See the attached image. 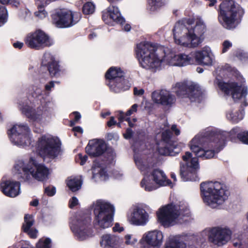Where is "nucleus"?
<instances>
[{"label":"nucleus","instance_id":"1","mask_svg":"<svg viewBox=\"0 0 248 248\" xmlns=\"http://www.w3.org/2000/svg\"><path fill=\"white\" fill-rule=\"evenodd\" d=\"M228 135L226 132L209 129L204 135L198 134L192 139L189 144V147L197 157H192L189 152L183 156V159L186 163L185 166L181 165L180 167V175L183 181L197 180V170L199 168L197 157L204 159L213 157L219 151L218 148Z\"/></svg>","mask_w":248,"mask_h":248},{"label":"nucleus","instance_id":"2","mask_svg":"<svg viewBox=\"0 0 248 248\" xmlns=\"http://www.w3.org/2000/svg\"><path fill=\"white\" fill-rule=\"evenodd\" d=\"M164 53L163 58L159 56L155 47L148 42H141L137 45V54L140 65L152 72L160 70L164 64L184 66L192 62V58L185 54L176 55L169 50Z\"/></svg>","mask_w":248,"mask_h":248},{"label":"nucleus","instance_id":"3","mask_svg":"<svg viewBox=\"0 0 248 248\" xmlns=\"http://www.w3.org/2000/svg\"><path fill=\"white\" fill-rule=\"evenodd\" d=\"M206 31L203 21L197 19L194 28L189 19L179 21L173 29L175 43L181 46L193 48L197 47L203 40V35Z\"/></svg>","mask_w":248,"mask_h":248},{"label":"nucleus","instance_id":"4","mask_svg":"<svg viewBox=\"0 0 248 248\" xmlns=\"http://www.w3.org/2000/svg\"><path fill=\"white\" fill-rule=\"evenodd\" d=\"M135 164L144 177L140 182V186L147 191L155 190L160 186H170L171 181L167 178L164 172L159 169L154 170L148 174L153 166V159L146 156L135 155Z\"/></svg>","mask_w":248,"mask_h":248},{"label":"nucleus","instance_id":"5","mask_svg":"<svg viewBox=\"0 0 248 248\" xmlns=\"http://www.w3.org/2000/svg\"><path fill=\"white\" fill-rule=\"evenodd\" d=\"M201 191L204 203L212 208L222 204L229 194L225 186L217 181L201 183Z\"/></svg>","mask_w":248,"mask_h":248},{"label":"nucleus","instance_id":"6","mask_svg":"<svg viewBox=\"0 0 248 248\" xmlns=\"http://www.w3.org/2000/svg\"><path fill=\"white\" fill-rule=\"evenodd\" d=\"M244 9L233 0L225 1L219 5L218 20L225 29H235L241 22Z\"/></svg>","mask_w":248,"mask_h":248},{"label":"nucleus","instance_id":"7","mask_svg":"<svg viewBox=\"0 0 248 248\" xmlns=\"http://www.w3.org/2000/svg\"><path fill=\"white\" fill-rule=\"evenodd\" d=\"M14 168L21 181H29L31 176L38 181H43L46 176V167L38 163L33 157H30L26 165L23 161L18 162Z\"/></svg>","mask_w":248,"mask_h":248},{"label":"nucleus","instance_id":"8","mask_svg":"<svg viewBox=\"0 0 248 248\" xmlns=\"http://www.w3.org/2000/svg\"><path fill=\"white\" fill-rule=\"evenodd\" d=\"M189 211L186 203L182 204H170L163 206L157 213L159 221L164 226L173 225L182 222L181 217H188Z\"/></svg>","mask_w":248,"mask_h":248},{"label":"nucleus","instance_id":"9","mask_svg":"<svg viewBox=\"0 0 248 248\" xmlns=\"http://www.w3.org/2000/svg\"><path fill=\"white\" fill-rule=\"evenodd\" d=\"M95 224L99 228L106 229L112 225L115 212L114 206L103 200H98L93 203Z\"/></svg>","mask_w":248,"mask_h":248},{"label":"nucleus","instance_id":"10","mask_svg":"<svg viewBox=\"0 0 248 248\" xmlns=\"http://www.w3.org/2000/svg\"><path fill=\"white\" fill-rule=\"evenodd\" d=\"M204 232L207 236L209 242L217 247L226 245L231 238L232 232L226 227L217 226L208 228Z\"/></svg>","mask_w":248,"mask_h":248},{"label":"nucleus","instance_id":"11","mask_svg":"<svg viewBox=\"0 0 248 248\" xmlns=\"http://www.w3.org/2000/svg\"><path fill=\"white\" fill-rule=\"evenodd\" d=\"M30 130L27 124L14 125L7 131L10 140L15 145L25 147L31 144Z\"/></svg>","mask_w":248,"mask_h":248},{"label":"nucleus","instance_id":"12","mask_svg":"<svg viewBox=\"0 0 248 248\" xmlns=\"http://www.w3.org/2000/svg\"><path fill=\"white\" fill-rule=\"evenodd\" d=\"M220 89L227 95H231L234 101L245 98L248 94V87L246 82L241 83L231 82L224 83L219 82Z\"/></svg>","mask_w":248,"mask_h":248},{"label":"nucleus","instance_id":"13","mask_svg":"<svg viewBox=\"0 0 248 248\" xmlns=\"http://www.w3.org/2000/svg\"><path fill=\"white\" fill-rule=\"evenodd\" d=\"M90 222L89 217L77 216L70 226L75 237L79 241L85 240L93 235L92 231L88 228Z\"/></svg>","mask_w":248,"mask_h":248},{"label":"nucleus","instance_id":"14","mask_svg":"<svg viewBox=\"0 0 248 248\" xmlns=\"http://www.w3.org/2000/svg\"><path fill=\"white\" fill-rule=\"evenodd\" d=\"M173 89L178 96L188 97L191 101H196L201 94L199 87L193 83H177Z\"/></svg>","mask_w":248,"mask_h":248},{"label":"nucleus","instance_id":"15","mask_svg":"<svg viewBox=\"0 0 248 248\" xmlns=\"http://www.w3.org/2000/svg\"><path fill=\"white\" fill-rule=\"evenodd\" d=\"M162 232L154 230L145 232L139 242L140 248H159L162 244Z\"/></svg>","mask_w":248,"mask_h":248},{"label":"nucleus","instance_id":"16","mask_svg":"<svg viewBox=\"0 0 248 248\" xmlns=\"http://www.w3.org/2000/svg\"><path fill=\"white\" fill-rule=\"evenodd\" d=\"M76 15L71 11L66 9L58 10L52 15L53 23L59 28L71 27L78 21V19H75Z\"/></svg>","mask_w":248,"mask_h":248},{"label":"nucleus","instance_id":"17","mask_svg":"<svg viewBox=\"0 0 248 248\" xmlns=\"http://www.w3.org/2000/svg\"><path fill=\"white\" fill-rule=\"evenodd\" d=\"M25 45L30 48L40 50L45 47L46 34L40 29L28 33L24 38Z\"/></svg>","mask_w":248,"mask_h":248},{"label":"nucleus","instance_id":"18","mask_svg":"<svg viewBox=\"0 0 248 248\" xmlns=\"http://www.w3.org/2000/svg\"><path fill=\"white\" fill-rule=\"evenodd\" d=\"M149 215L144 208L136 206L127 216L128 222L136 226H145L149 221Z\"/></svg>","mask_w":248,"mask_h":248},{"label":"nucleus","instance_id":"19","mask_svg":"<svg viewBox=\"0 0 248 248\" xmlns=\"http://www.w3.org/2000/svg\"><path fill=\"white\" fill-rule=\"evenodd\" d=\"M186 55V54H185ZM190 56L192 60L190 64L193 63V57L195 58L196 62L199 64L203 65H211L214 60V56L211 48L207 46L203 47L201 50L195 52L193 54L186 55Z\"/></svg>","mask_w":248,"mask_h":248},{"label":"nucleus","instance_id":"20","mask_svg":"<svg viewBox=\"0 0 248 248\" xmlns=\"http://www.w3.org/2000/svg\"><path fill=\"white\" fill-rule=\"evenodd\" d=\"M171 133L169 129H165L162 133V142H165V145L159 147L158 151L161 155L174 156L180 152V149L175 145L172 144L170 140Z\"/></svg>","mask_w":248,"mask_h":248},{"label":"nucleus","instance_id":"21","mask_svg":"<svg viewBox=\"0 0 248 248\" xmlns=\"http://www.w3.org/2000/svg\"><path fill=\"white\" fill-rule=\"evenodd\" d=\"M107 148V144L103 140L93 139L89 141L85 149L90 156L96 157L103 155Z\"/></svg>","mask_w":248,"mask_h":248},{"label":"nucleus","instance_id":"22","mask_svg":"<svg viewBox=\"0 0 248 248\" xmlns=\"http://www.w3.org/2000/svg\"><path fill=\"white\" fill-rule=\"evenodd\" d=\"M152 98L156 104L169 106L175 101V96L169 91L165 90H157L153 92Z\"/></svg>","mask_w":248,"mask_h":248},{"label":"nucleus","instance_id":"23","mask_svg":"<svg viewBox=\"0 0 248 248\" xmlns=\"http://www.w3.org/2000/svg\"><path fill=\"white\" fill-rule=\"evenodd\" d=\"M22 113L29 119L30 122H40L42 119L44 110L40 107L36 109L28 105H23L20 108Z\"/></svg>","mask_w":248,"mask_h":248},{"label":"nucleus","instance_id":"24","mask_svg":"<svg viewBox=\"0 0 248 248\" xmlns=\"http://www.w3.org/2000/svg\"><path fill=\"white\" fill-rule=\"evenodd\" d=\"M100 244L102 248H122L123 240L118 235L107 233L101 236Z\"/></svg>","mask_w":248,"mask_h":248},{"label":"nucleus","instance_id":"25","mask_svg":"<svg viewBox=\"0 0 248 248\" xmlns=\"http://www.w3.org/2000/svg\"><path fill=\"white\" fill-rule=\"evenodd\" d=\"M0 188L5 195L9 197H15L19 193L20 183L7 180L1 183Z\"/></svg>","mask_w":248,"mask_h":248},{"label":"nucleus","instance_id":"26","mask_svg":"<svg viewBox=\"0 0 248 248\" xmlns=\"http://www.w3.org/2000/svg\"><path fill=\"white\" fill-rule=\"evenodd\" d=\"M61 143L60 140L52 136H47V158L54 159L61 152Z\"/></svg>","mask_w":248,"mask_h":248},{"label":"nucleus","instance_id":"27","mask_svg":"<svg viewBox=\"0 0 248 248\" xmlns=\"http://www.w3.org/2000/svg\"><path fill=\"white\" fill-rule=\"evenodd\" d=\"M109 17L114 22L122 25L125 22L124 18L122 16L120 12L117 7L110 6L107 8V11L102 16V18L107 23V18Z\"/></svg>","mask_w":248,"mask_h":248},{"label":"nucleus","instance_id":"28","mask_svg":"<svg viewBox=\"0 0 248 248\" xmlns=\"http://www.w3.org/2000/svg\"><path fill=\"white\" fill-rule=\"evenodd\" d=\"M93 179L95 181H106L108 178V175L107 173L106 170L104 167L95 163L93 166Z\"/></svg>","mask_w":248,"mask_h":248},{"label":"nucleus","instance_id":"29","mask_svg":"<svg viewBox=\"0 0 248 248\" xmlns=\"http://www.w3.org/2000/svg\"><path fill=\"white\" fill-rule=\"evenodd\" d=\"M110 89L115 93H119L121 91L128 90L129 87V83L127 80L124 78V77L121 78V80H118V82H113V80L110 83H108Z\"/></svg>","mask_w":248,"mask_h":248},{"label":"nucleus","instance_id":"30","mask_svg":"<svg viewBox=\"0 0 248 248\" xmlns=\"http://www.w3.org/2000/svg\"><path fill=\"white\" fill-rule=\"evenodd\" d=\"M124 77V73L119 68L111 67L106 74V78L108 80V83L113 81V82H118V80H121V78Z\"/></svg>","mask_w":248,"mask_h":248},{"label":"nucleus","instance_id":"31","mask_svg":"<svg viewBox=\"0 0 248 248\" xmlns=\"http://www.w3.org/2000/svg\"><path fill=\"white\" fill-rule=\"evenodd\" d=\"M36 151L38 154L44 159L46 157V136L44 135L39 139Z\"/></svg>","mask_w":248,"mask_h":248},{"label":"nucleus","instance_id":"32","mask_svg":"<svg viewBox=\"0 0 248 248\" xmlns=\"http://www.w3.org/2000/svg\"><path fill=\"white\" fill-rule=\"evenodd\" d=\"M186 245L179 242L174 236H170L166 240L164 248H186Z\"/></svg>","mask_w":248,"mask_h":248},{"label":"nucleus","instance_id":"33","mask_svg":"<svg viewBox=\"0 0 248 248\" xmlns=\"http://www.w3.org/2000/svg\"><path fill=\"white\" fill-rule=\"evenodd\" d=\"M36 5L38 10L34 13L35 16L41 19L45 18L46 16V12L45 10L46 0H37Z\"/></svg>","mask_w":248,"mask_h":248},{"label":"nucleus","instance_id":"34","mask_svg":"<svg viewBox=\"0 0 248 248\" xmlns=\"http://www.w3.org/2000/svg\"><path fill=\"white\" fill-rule=\"evenodd\" d=\"M34 223V219L33 215L25 214L24 217V222L21 227V230L24 232H29Z\"/></svg>","mask_w":248,"mask_h":248},{"label":"nucleus","instance_id":"35","mask_svg":"<svg viewBox=\"0 0 248 248\" xmlns=\"http://www.w3.org/2000/svg\"><path fill=\"white\" fill-rule=\"evenodd\" d=\"M81 180L76 177H69L67 180V186L72 191L75 192L79 190L81 186Z\"/></svg>","mask_w":248,"mask_h":248},{"label":"nucleus","instance_id":"36","mask_svg":"<svg viewBox=\"0 0 248 248\" xmlns=\"http://www.w3.org/2000/svg\"><path fill=\"white\" fill-rule=\"evenodd\" d=\"M244 112L243 110L239 111H231L227 114V119L233 123H237L241 120L244 117Z\"/></svg>","mask_w":248,"mask_h":248},{"label":"nucleus","instance_id":"37","mask_svg":"<svg viewBox=\"0 0 248 248\" xmlns=\"http://www.w3.org/2000/svg\"><path fill=\"white\" fill-rule=\"evenodd\" d=\"M50 60L51 61L49 62L48 67L47 66V69L51 76H54L59 71V65L52 56L51 57Z\"/></svg>","mask_w":248,"mask_h":248},{"label":"nucleus","instance_id":"38","mask_svg":"<svg viewBox=\"0 0 248 248\" xmlns=\"http://www.w3.org/2000/svg\"><path fill=\"white\" fill-rule=\"evenodd\" d=\"M8 17V12L6 7L3 6H0V27L7 22Z\"/></svg>","mask_w":248,"mask_h":248},{"label":"nucleus","instance_id":"39","mask_svg":"<svg viewBox=\"0 0 248 248\" xmlns=\"http://www.w3.org/2000/svg\"><path fill=\"white\" fill-rule=\"evenodd\" d=\"M82 11L85 15L92 14L95 11V5L91 2H87L83 6Z\"/></svg>","mask_w":248,"mask_h":248},{"label":"nucleus","instance_id":"40","mask_svg":"<svg viewBox=\"0 0 248 248\" xmlns=\"http://www.w3.org/2000/svg\"><path fill=\"white\" fill-rule=\"evenodd\" d=\"M38 75L41 76L46 72V58L45 54H44L41 61L40 66L37 70Z\"/></svg>","mask_w":248,"mask_h":248},{"label":"nucleus","instance_id":"41","mask_svg":"<svg viewBox=\"0 0 248 248\" xmlns=\"http://www.w3.org/2000/svg\"><path fill=\"white\" fill-rule=\"evenodd\" d=\"M125 244L127 245H133L137 242V239L131 234H126L124 236Z\"/></svg>","mask_w":248,"mask_h":248},{"label":"nucleus","instance_id":"42","mask_svg":"<svg viewBox=\"0 0 248 248\" xmlns=\"http://www.w3.org/2000/svg\"><path fill=\"white\" fill-rule=\"evenodd\" d=\"M237 137L242 142L248 144V131L238 133Z\"/></svg>","mask_w":248,"mask_h":248},{"label":"nucleus","instance_id":"43","mask_svg":"<svg viewBox=\"0 0 248 248\" xmlns=\"http://www.w3.org/2000/svg\"><path fill=\"white\" fill-rule=\"evenodd\" d=\"M36 248H46V237H43L39 240L36 245Z\"/></svg>","mask_w":248,"mask_h":248},{"label":"nucleus","instance_id":"44","mask_svg":"<svg viewBox=\"0 0 248 248\" xmlns=\"http://www.w3.org/2000/svg\"><path fill=\"white\" fill-rule=\"evenodd\" d=\"M37 231L36 229L31 228L30 231L25 233H27L30 238L34 239L37 237Z\"/></svg>","mask_w":248,"mask_h":248},{"label":"nucleus","instance_id":"45","mask_svg":"<svg viewBox=\"0 0 248 248\" xmlns=\"http://www.w3.org/2000/svg\"><path fill=\"white\" fill-rule=\"evenodd\" d=\"M223 49L222 52L225 53L228 51V50L232 47V44L228 40H225L223 43Z\"/></svg>","mask_w":248,"mask_h":248},{"label":"nucleus","instance_id":"46","mask_svg":"<svg viewBox=\"0 0 248 248\" xmlns=\"http://www.w3.org/2000/svg\"><path fill=\"white\" fill-rule=\"evenodd\" d=\"M56 192V187L53 186H47V196H53Z\"/></svg>","mask_w":248,"mask_h":248},{"label":"nucleus","instance_id":"47","mask_svg":"<svg viewBox=\"0 0 248 248\" xmlns=\"http://www.w3.org/2000/svg\"><path fill=\"white\" fill-rule=\"evenodd\" d=\"M144 93V90L139 87H135L134 88V94L135 95L141 96Z\"/></svg>","mask_w":248,"mask_h":248},{"label":"nucleus","instance_id":"48","mask_svg":"<svg viewBox=\"0 0 248 248\" xmlns=\"http://www.w3.org/2000/svg\"><path fill=\"white\" fill-rule=\"evenodd\" d=\"M138 105L135 104L132 106L131 108L126 112V115L130 116L133 114L134 112H136L137 110Z\"/></svg>","mask_w":248,"mask_h":248},{"label":"nucleus","instance_id":"49","mask_svg":"<svg viewBox=\"0 0 248 248\" xmlns=\"http://www.w3.org/2000/svg\"><path fill=\"white\" fill-rule=\"evenodd\" d=\"M119 115L118 117V119L120 122H122L124 121L125 120L126 121H129L130 120L129 118H126V114H125L122 111H119Z\"/></svg>","mask_w":248,"mask_h":248},{"label":"nucleus","instance_id":"50","mask_svg":"<svg viewBox=\"0 0 248 248\" xmlns=\"http://www.w3.org/2000/svg\"><path fill=\"white\" fill-rule=\"evenodd\" d=\"M78 199L75 197H73L72 198V199L69 201V207L71 208H72L74 206L78 205Z\"/></svg>","mask_w":248,"mask_h":248},{"label":"nucleus","instance_id":"51","mask_svg":"<svg viewBox=\"0 0 248 248\" xmlns=\"http://www.w3.org/2000/svg\"><path fill=\"white\" fill-rule=\"evenodd\" d=\"M78 158L80 159V162H79L80 164L81 165H83L85 162H86L88 156L86 155H85L84 156H82L81 154H79L78 155Z\"/></svg>","mask_w":248,"mask_h":248},{"label":"nucleus","instance_id":"52","mask_svg":"<svg viewBox=\"0 0 248 248\" xmlns=\"http://www.w3.org/2000/svg\"><path fill=\"white\" fill-rule=\"evenodd\" d=\"M133 133V132L130 128H127L126 133L124 134V136L125 139H129L132 137Z\"/></svg>","mask_w":248,"mask_h":248},{"label":"nucleus","instance_id":"53","mask_svg":"<svg viewBox=\"0 0 248 248\" xmlns=\"http://www.w3.org/2000/svg\"><path fill=\"white\" fill-rule=\"evenodd\" d=\"M158 0H150L149 5H151L150 10L154 11L156 9V2Z\"/></svg>","mask_w":248,"mask_h":248},{"label":"nucleus","instance_id":"54","mask_svg":"<svg viewBox=\"0 0 248 248\" xmlns=\"http://www.w3.org/2000/svg\"><path fill=\"white\" fill-rule=\"evenodd\" d=\"M117 124L116 121L115 120L114 117L112 116L110 118V120L107 123V125L108 127H111Z\"/></svg>","mask_w":248,"mask_h":248},{"label":"nucleus","instance_id":"55","mask_svg":"<svg viewBox=\"0 0 248 248\" xmlns=\"http://www.w3.org/2000/svg\"><path fill=\"white\" fill-rule=\"evenodd\" d=\"M23 45L24 44L23 43L18 41H17L13 44V46L15 48L18 49H21L23 47Z\"/></svg>","mask_w":248,"mask_h":248},{"label":"nucleus","instance_id":"56","mask_svg":"<svg viewBox=\"0 0 248 248\" xmlns=\"http://www.w3.org/2000/svg\"><path fill=\"white\" fill-rule=\"evenodd\" d=\"M113 230L114 232H121L123 230V229L122 227L120 226V225L118 223H116L113 228Z\"/></svg>","mask_w":248,"mask_h":248},{"label":"nucleus","instance_id":"57","mask_svg":"<svg viewBox=\"0 0 248 248\" xmlns=\"http://www.w3.org/2000/svg\"><path fill=\"white\" fill-rule=\"evenodd\" d=\"M75 116L74 120L75 122H78L81 118L80 113L77 111H75L72 113Z\"/></svg>","mask_w":248,"mask_h":248},{"label":"nucleus","instance_id":"58","mask_svg":"<svg viewBox=\"0 0 248 248\" xmlns=\"http://www.w3.org/2000/svg\"><path fill=\"white\" fill-rule=\"evenodd\" d=\"M171 130L174 132L175 133V134L176 135V136H178L179 135H180V131L179 130V129H178L177 128V126L176 125L174 124V125H172L171 126Z\"/></svg>","mask_w":248,"mask_h":248},{"label":"nucleus","instance_id":"59","mask_svg":"<svg viewBox=\"0 0 248 248\" xmlns=\"http://www.w3.org/2000/svg\"><path fill=\"white\" fill-rule=\"evenodd\" d=\"M39 204V201L37 199H34L30 202V205L32 206L36 207Z\"/></svg>","mask_w":248,"mask_h":248},{"label":"nucleus","instance_id":"60","mask_svg":"<svg viewBox=\"0 0 248 248\" xmlns=\"http://www.w3.org/2000/svg\"><path fill=\"white\" fill-rule=\"evenodd\" d=\"M73 131L78 132V133H82L83 130L79 126H76L73 128Z\"/></svg>","mask_w":248,"mask_h":248},{"label":"nucleus","instance_id":"61","mask_svg":"<svg viewBox=\"0 0 248 248\" xmlns=\"http://www.w3.org/2000/svg\"><path fill=\"white\" fill-rule=\"evenodd\" d=\"M239 131H240V128L238 127H236L233 128L231 131L230 132H231V134H236V133L238 132Z\"/></svg>","mask_w":248,"mask_h":248},{"label":"nucleus","instance_id":"62","mask_svg":"<svg viewBox=\"0 0 248 248\" xmlns=\"http://www.w3.org/2000/svg\"><path fill=\"white\" fill-rule=\"evenodd\" d=\"M54 86V82L53 81H51L49 82V84L47 85V91L51 89V88H53Z\"/></svg>","mask_w":248,"mask_h":248},{"label":"nucleus","instance_id":"63","mask_svg":"<svg viewBox=\"0 0 248 248\" xmlns=\"http://www.w3.org/2000/svg\"><path fill=\"white\" fill-rule=\"evenodd\" d=\"M96 34L94 32H92V33H91L89 35V38L90 39H93L94 37H96Z\"/></svg>","mask_w":248,"mask_h":248},{"label":"nucleus","instance_id":"64","mask_svg":"<svg viewBox=\"0 0 248 248\" xmlns=\"http://www.w3.org/2000/svg\"><path fill=\"white\" fill-rule=\"evenodd\" d=\"M131 26L129 24H126L124 27V30L126 31H128L130 30Z\"/></svg>","mask_w":248,"mask_h":248}]
</instances>
